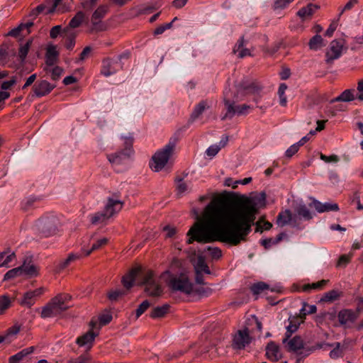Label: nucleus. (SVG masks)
<instances>
[{"mask_svg":"<svg viewBox=\"0 0 363 363\" xmlns=\"http://www.w3.org/2000/svg\"><path fill=\"white\" fill-rule=\"evenodd\" d=\"M257 212L255 201L248 197L215 199L206 206L201 217L189 230L187 242L218 241L238 245L250 233Z\"/></svg>","mask_w":363,"mask_h":363,"instance_id":"f257e3e1","label":"nucleus"},{"mask_svg":"<svg viewBox=\"0 0 363 363\" xmlns=\"http://www.w3.org/2000/svg\"><path fill=\"white\" fill-rule=\"evenodd\" d=\"M262 86L249 80L243 81L232 87L225 88L223 92V101L226 108V113L222 117V120L232 118L234 116L245 115L251 109L247 104L236 105V103L243 100L247 94L258 93Z\"/></svg>","mask_w":363,"mask_h":363,"instance_id":"f03ea898","label":"nucleus"},{"mask_svg":"<svg viewBox=\"0 0 363 363\" xmlns=\"http://www.w3.org/2000/svg\"><path fill=\"white\" fill-rule=\"evenodd\" d=\"M160 278L168 282L169 287L174 291L186 294H190L193 291V284L184 273H181L178 277H173L169 270H166L160 275Z\"/></svg>","mask_w":363,"mask_h":363,"instance_id":"7ed1b4c3","label":"nucleus"},{"mask_svg":"<svg viewBox=\"0 0 363 363\" xmlns=\"http://www.w3.org/2000/svg\"><path fill=\"white\" fill-rule=\"evenodd\" d=\"M123 203L119 199L108 198L102 211L95 213L92 217V225H105L107 221L115 214L118 213L123 208Z\"/></svg>","mask_w":363,"mask_h":363,"instance_id":"20e7f679","label":"nucleus"},{"mask_svg":"<svg viewBox=\"0 0 363 363\" xmlns=\"http://www.w3.org/2000/svg\"><path fill=\"white\" fill-rule=\"evenodd\" d=\"M175 148L174 140H169L163 148L157 151L152 157L150 166L155 172H160L167 164Z\"/></svg>","mask_w":363,"mask_h":363,"instance_id":"39448f33","label":"nucleus"},{"mask_svg":"<svg viewBox=\"0 0 363 363\" xmlns=\"http://www.w3.org/2000/svg\"><path fill=\"white\" fill-rule=\"evenodd\" d=\"M122 140L123 143L125 145V148L122 150L117 151L115 153L107 155L109 162L114 167L126 164L127 161L133 154V150L132 148L133 141V137H124Z\"/></svg>","mask_w":363,"mask_h":363,"instance_id":"423d86ee","label":"nucleus"},{"mask_svg":"<svg viewBox=\"0 0 363 363\" xmlns=\"http://www.w3.org/2000/svg\"><path fill=\"white\" fill-rule=\"evenodd\" d=\"M60 225V219L54 214L44 216L36 223L38 231L46 237L56 234Z\"/></svg>","mask_w":363,"mask_h":363,"instance_id":"0eeeda50","label":"nucleus"},{"mask_svg":"<svg viewBox=\"0 0 363 363\" xmlns=\"http://www.w3.org/2000/svg\"><path fill=\"white\" fill-rule=\"evenodd\" d=\"M91 254V248L89 247H83L81 251L78 253L71 252L68 254L67 257L65 259H60L54 264V272L60 274L67 269L72 263L79 260L84 257L89 256Z\"/></svg>","mask_w":363,"mask_h":363,"instance_id":"6e6552de","label":"nucleus"},{"mask_svg":"<svg viewBox=\"0 0 363 363\" xmlns=\"http://www.w3.org/2000/svg\"><path fill=\"white\" fill-rule=\"evenodd\" d=\"M142 284L145 286V292L149 296L159 297L163 293V289L152 271H147L144 274Z\"/></svg>","mask_w":363,"mask_h":363,"instance_id":"1a4fd4ad","label":"nucleus"},{"mask_svg":"<svg viewBox=\"0 0 363 363\" xmlns=\"http://www.w3.org/2000/svg\"><path fill=\"white\" fill-rule=\"evenodd\" d=\"M108 11L106 6H100L92 13V33L95 31H103L107 29L108 24L102 21Z\"/></svg>","mask_w":363,"mask_h":363,"instance_id":"9d476101","label":"nucleus"},{"mask_svg":"<svg viewBox=\"0 0 363 363\" xmlns=\"http://www.w3.org/2000/svg\"><path fill=\"white\" fill-rule=\"evenodd\" d=\"M344 43L342 40H334L330 43L329 49L325 54V61L327 63H331L335 60L338 59L342 52Z\"/></svg>","mask_w":363,"mask_h":363,"instance_id":"9b49d317","label":"nucleus"},{"mask_svg":"<svg viewBox=\"0 0 363 363\" xmlns=\"http://www.w3.org/2000/svg\"><path fill=\"white\" fill-rule=\"evenodd\" d=\"M359 316L358 311L342 309L339 311L337 318L341 325L349 327L353 324Z\"/></svg>","mask_w":363,"mask_h":363,"instance_id":"f8f14e48","label":"nucleus"},{"mask_svg":"<svg viewBox=\"0 0 363 363\" xmlns=\"http://www.w3.org/2000/svg\"><path fill=\"white\" fill-rule=\"evenodd\" d=\"M251 342L249 330L247 328L239 330L234 336L233 347L241 350L245 348Z\"/></svg>","mask_w":363,"mask_h":363,"instance_id":"ddd939ff","label":"nucleus"},{"mask_svg":"<svg viewBox=\"0 0 363 363\" xmlns=\"http://www.w3.org/2000/svg\"><path fill=\"white\" fill-rule=\"evenodd\" d=\"M56 85L51 84L46 80H40L37 82L33 86V91L38 97H42L49 94Z\"/></svg>","mask_w":363,"mask_h":363,"instance_id":"4468645a","label":"nucleus"},{"mask_svg":"<svg viewBox=\"0 0 363 363\" xmlns=\"http://www.w3.org/2000/svg\"><path fill=\"white\" fill-rule=\"evenodd\" d=\"M122 68L118 60H105L102 62L101 72L106 77H108Z\"/></svg>","mask_w":363,"mask_h":363,"instance_id":"2eb2a0df","label":"nucleus"},{"mask_svg":"<svg viewBox=\"0 0 363 363\" xmlns=\"http://www.w3.org/2000/svg\"><path fill=\"white\" fill-rule=\"evenodd\" d=\"M44 291L43 288H38L33 291H30L24 294L20 303L22 306L30 308L35 302V298L43 294Z\"/></svg>","mask_w":363,"mask_h":363,"instance_id":"dca6fc26","label":"nucleus"},{"mask_svg":"<svg viewBox=\"0 0 363 363\" xmlns=\"http://www.w3.org/2000/svg\"><path fill=\"white\" fill-rule=\"evenodd\" d=\"M70 298V296L68 294H60L52 298L50 301L55 303L54 306L56 307L58 312L62 313L69 308L67 302Z\"/></svg>","mask_w":363,"mask_h":363,"instance_id":"f3484780","label":"nucleus"},{"mask_svg":"<svg viewBox=\"0 0 363 363\" xmlns=\"http://www.w3.org/2000/svg\"><path fill=\"white\" fill-rule=\"evenodd\" d=\"M266 355L273 362L278 361L281 357L279 347L273 342H269L266 347Z\"/></svg>","mask_w":363,"mask_h":363,"instance_id":"a211bd4d","label":"nucleus"},{"mask_svg":"<svg viewBox=\"0 0 363 363\" xmlns=\"http://www.w3.org/2000/svg\"><path fill=\"white\" fill-rule=\"evenodd\" d=\"M311 205H313V206L318 213H323L326 211H337L339 210V207L337 203H322L315 199H313Z\"/></svg>","mask_w":363,"mask_h":363,"instance_id":"6ab92c4d","label":"nucleus"},{"mask_svg":"<svg viewBox=\"0 0 363 363\" xmlns=\"http://www.w3.org/2000/svg\"><path fill=\"white\" fill-rule=\"evenodd\" d=\"M318 8V6L315 4H308L306 6L299 9L297 12V15L302 19V21H305L310 18Z\"/></svg>","mask_w":363,"mask_h":363,"instance_id":"aec40b11","label":"nucleus"},{"mask_svg":"<svg viewBox=\"0 0 363 363\" xmlns=\"http://www.w3.org/2000/svg\"><path fill=\"white\" fill-rule=\"evenodd\" d=\"M233 52L238 55L240 58L251 56V50L244 48V38H240L233 48Z\"/></svg>","mask_w":363,"mask_h":363,"instance_id":"412c9836","label":"nucleus"},{"mask_svg":"<svg viewBox=\"0 0 363 363\" xmlns=\"http://www.w3.org/2000/svg\"><path fill=\"white\" fill-rule=\"evenodd\" d=\"M356 91L354 89H345L338 96L331 100L332 103L342 101L350 102L357 99L355 96Z\"/></svg>","mask_w":363,"mask_h":363,"instance_id":"4be33fe9","label":"nucleus"},{"mask_svg":"<svg viewBox=\"0 0 363 363\" xmlns=\"http://www.w3.org/2000/svg\"><path fill=\"white\" fill-rule=\"evenodd\" d=\"M76 344L79 347H84L85 351L89 352L91 349V328L77 338Z\"/></svg>","mask_w":363,"mask_h":363,"instance_id":"5701e85b","label":"nucleus"},{"mask_svg":"<svg viewBox=\"0 0 363 363\" xmlns=\"http://www.w3.org/2000/svg\"><path fill=\"white\" fill-rule=\"evenodd\" d=\"M59 53L56 47L50 45L47 48L45 54V63L48 66H53L58 60Z\"/></svg>","mask_w":363,"mask_h":363,"instance_id":"b1692460","label":"nucleus"},{"mask_svg":"<svg viewBox=\"0 0 363 363\" xmlns=\"http://www.w3.org/2000/svg\"><path fill=\"white\" fill-rule=\"evenodd\" d=\"M22 274H25L30 277H36L38 274L39 269L30 261L28 263H24L20 267Z\"/></svg>","mask_w":363,"mask_h":363,"instance_id":"393cba45","label":"nucleus"},{"mask_svg":"<svg viewBox=\"0 0 363 363\" xmlns=\"http://www.w3.org/2000/svg\"><path fill=\"white\" fill-rule=\"evenodd\" d=\"M54 304L55 303L50 301L43 308L40 315L43 318H50L60 314Z\"/></svg>","mask_w":363,"mask_h":363,"instance_id":"a878e982","label":"nucleus"},{"mask_svg":"<svg viewBox=\"0 0 363 363\" xmlns=\"http://www.w3.org/2000/svg\"><path fill=\"white\" fill-rule=\"evenodd\" d=\"M84 18V14L82 11H79L71 19L69 26L64 29V33L71 32V28H78L82 23Z\"/></svg>","mask_w":363,"mask_h":363,"instance_id":"bb28decb","label":"nucleus"},{"mask_svg":"<svg viewBox=\"0 0 363 363\" xmlns=\"http://www.w3.org/2000/svg\"><path fill=\"white\" fill-rule=\"evenodd\" d=\"M43 199L41 196H30L21 201V208L23 211H27L34 206L35 203Z\"/></svg>","mask_w":363,"mask_h":363,"instance_id":"cd10ccee","label":"nucleus"},{"mask_svg":"<svg viewBox=\"0 0 363 363\" xmlns=\"http://www.w3.org/2000/svg\"><path fill=\"white\" fill-rule=\"evenodd\" d=\"M139 272L138 269H132L128 274L125 275L122 279L123 286L127 289L132 287L135 277Z\"/></svg>","mask_w":363,"mask_h":363,"instance_id":"c85d7f7f","label":"nucleus"},{"mask_svg":"<svg viewBox=\"0 0 363 363\" xmlns=\"http://www.w3.org/2000/svg\"><path fill=\"white\" fill-rule=\"evenodd\" d=\"M328 282V280L322 279L318 282L311 283V284H304L302 286V291L305 292H309L312 290L318 291L323 289L327 283Z\"/></svg>","mask_w":363,"mask_h":363,"instance_id":"c756f323","label":"nucleus"},{"mask_svg":"<svg viewBox=\"0 0 363 363\" xmlns=\"http://www.w3.org/2000/svg\"><path fill=\"white\" fill-rule=\"evenodd\" d=\"M209 107H210V106L207 101H200L198 104L196 105V106L191 113V119L195 120V119L198 118L203 113V112L206 108H208Z\"/></svg>","mask_w":363,"mask_h":363,"instance_id":"7c9ffc66","label":"nucleus"},{"mask_svg":"<svg viewBox=\"0 0 363 363\" xmlns=\"http://www.w3.org/2000/svg\"><path fill=\"white\" fill-rule=\"evenodd\" d=\"M292 216L289 210L281 211L279 213L277 218V223L279 226H284L290 223Z\"/></svg>","mask_w":363,"mask_h":363,"instance_id":"2f4dec72","label":"nucleus"},{"mask_svg":"<svg viewBox=\"0 0 363 363\" xmlns=\"http://www.w3.org/2000/svg\"><path fill=\"white\" fill-rule=\"evenodd\" d=\"M194 268L196 274L205 273L209 274L211 273L210 269L202 256L198 257Z\"/></svg>","mask_w":363,"mask_h":363,"instance_id":"473e14b6","label":"nucleus"},{"mask_svg":"<svg viewBox=\"0 0 363 363\" xmlns=\"http://www.w3.org/2000/svg\"><path fill=\"white\" fill-rule=\"evenodd\" d=\"M325 45L324 40L320 35H314L309 41L308 46L311 50H318Z\"/></svg>","mask_w":363,"mask_h":363,"instance_id":"72a5a7b5","label":"nucleus"},{"mask_svg":"<svg viewBox=\"0 0 363 363\" xmlns=\"http://www.w3.org/2000/svg\"><path fill=\"white\" fill-rule=\"evenodd\" d=\"M169 308V306L168 304L155 307L152 310L150 317L155 319L162 318L167 313Z\"/></svg>","mask_w":363,"mask_h":363,"instance_id":"f704fd0d","label":"nucleus"},{"mask_svg":"<svg viewBox=\"0 0 363 363\" xmlns=\"http://www.w3.org/2000/svg\"><path fill=\"white\" fill-rule=\"evenodd\" d=\"M342 296V292L337 290H331L324 294L320 301L323 302H333Z\"/></svg>","mask_w":363,"mask_h":363,"instance_id":"c9c22d12","label":"nucleus"},{"mask_svg":"<svg viewBox=\"0 0 363 363\" xmlns=\"http://www.w3.org/2000/svg\"><path fill=\"white\" fill-rule=\"evenodd\" d=\"M289 349L292 351L297 352L303 347V341L299 336H295L288 342Z\"/></svg>","mask_w":363,"mask_h":363,"instance_id":"e433bc0d","label":"nucleus"},{"mask_svg":"<svg viewBox=\"0 0 363 363\" xmlns=\"http://www.w3.org/2000/svg\"><path fill=\"white\" fill-rule=\"evenodd\" d=\"M296 213L298 216L301 217L305 220H310L312 218L311 213L305 204H299L296 208Z\"/></svg>","mask_w":363,"mask_h":363,"instance_id":"4c0bfd02","label":"nucleus"},{"mask_svg":"<svg viewBox=\"0 0 363 363\" xmlns=\"http://www.w3.org/2000/svg\"><path fill=\"white\" fill-rule=\"evenodd\" d=\"M316 311L317 308L315 305H309L303 302V306L299 311V316L301 318H305L306 315L315 313Z\"/></svg>","mask_w":363,"mask_h":363,"instance_id":"58836bf2","label":"nucleus"},{"mask_svg":"<svg viewBox=\"0 0 363 363\" xmlns=\"http://www.w3.org/2000/svg\"><path fill=\"white\" fill-rule=\"evenodd\" d=\"M287 89L286 84L282 83L279 85L278 89V95L279 97V104L281 106H286L287 104V99L285 95V91Z\"/></svg>","mask_w":363,"mask_h":363,"instance_id":"ea45409f","label":"nucleus"},{"mask_svg":"<svg viewBox=\"0 0 363 363\" xmlns=\"http://www.w3.org/2000/svg\"><path fill=\"white\" fill-rule=\"evenodd\" d=\"M11 306V301L9 296L3 295L0 296V315L3 314Z\"/></svg>","mask_w":363,"mask_h":363,"instance_id":"a19ab883","label":"nucleus"},{"mask_svg":"<svg viewBox=\"0 0 363 363\" xmlns=\"http://www.w3.org/2000/svg\"><path fill=\"white\" fill-rule=\"evenodd\" d=\"M32 40H28L25 45L21 46L18 51V56L21 62H23L28 55Z\"/></svg>","mask_w":363,"mask_h":363,"instance_id":"79ce46f5","label":"nucleus"},{"mask_svg":"<svg viewBox=\"0 0 363 363\" xmlns=\"http://www.w3.org/2000/svg\"><path fill=\"white\" fill-rule=\"evenodd\" d=\"M269 289V286L264 282H258L253 284L250 289L255 295H258Z\"/></svg>","mask_w":363,"mask_h":363,"instance_id":"37998d69","label":"nucleus"},{"mask_svg":"<svg viewBox=\"0 0 363 363\" xmlns=\"http://www.w3.org/2000/svg\"><path fill=\"white\" fill-rule=\"evenodd\" d=\"M65 33L66 34L65 45L67 49L72 50L75 45V35L72 32H67Z\"/></svg>","mask_w":363,"mask_h":363,"instance_id":"c03bdc74","label":"nucleus"},{"mask_svg":"<svg viewBox=\"0 0 363 363\" xmlns=\"http://www.w3.org/2000/svg\"><path fill=\"white\" fill-rule=\"evenodd\" d=\"M112 320V315L108 311H104L99 316V326L106 325Z\"/></svg>","mask_w":363,"mask_h":363,"instance_id":"a18cd8bd","label":"nucleus"},{"mask_svg":"<svg viewBox=\"0 0 363 363\" xmlns=\"http://www.w3.org/2000/svg\"><path fill=\"white\" fill-rule=\"evenodd\" d=\"M90 355L89 352L85 351V352L81 354L79 357L75 359H70L68 363H89Z\"/></svg>","mask_w":363,"mask_h":363,"instance_id":"49530a36","label":"nucleus"},{"mask_svg":"<svg viewBox=\"0 0 363 363\" xmlns=\"http://www.w3.org/2000/svg\"><path fill=\"white\" fill-rule=\"evenodd\" d=\"M23 274L21 271V268L20 267H16V268H13L9 271H8L5 275H4V280H9V279H13L16 277H18L20 275Z\"/></svg>","mask_w":363,"mask_h":363,"instance_id":"de8ad7c7","label":"nucleus"},{"mask_svg":"<svg viewBox=\"0 0 363 363\" xmlns=\"http://www.w3.org/2000/svg\"><path fill=\"white\" fill-rule=\"evenodd\" d=\"M189 189H190L189 185L182 179L177 181V190L178 194H182L186 192Z\"/></svg>","mask_w":363,"mask_h":363,"instance_id":"09e8293b","label":"nucleus"},{"mask_svg":"<svg viewBox=\"0 0 363 363\" xmlns=\"http://www.w3.org/2000/svg\"><path fill=\"white\" fill-rule=\"evenodd\" d=\"M289 324L286 326V329H287V332L289 333L290 334L288 335V337L290 336V335L291 333L296 331V330L298 328V325H299V323H296V318H294V317L289 318Z\"/></svg>","mask_w":363,"mask_h":363,"instance_id":"8fccbe9b","label":"nucleus"},{"mask_svg":"<svg viewBox=\"0 0 363 363\" xmlns=\"http://www.w3.org/2000/svg\"><path fill=\"white\" fill-rule=\"evenodd\" d=\"M91 55V46L88 45L85 47L83 51L79 55V58H77L75 61L76 63H79L83 62L85 59L88 58Z\"/></svg>","mask_w":363,"mask_h":363,"instance_id":"3c124183","label":"nucleus"},{"mask_svg":"<svg viewBox=\"0 0 363 363\" xmlns=\"http://www.w3.org/2000/svg\"><path fill=\"white\" fill-rule=\"evenodd\" d=\"M294 0H276L274 3L273 8L274 10L285 9Z\"/></svg>","mask_w":363,"mask_h":363,"instance_id":"603ef678","label":"nucleus"},{"mask_svg":"<svg viewBox=\"0 0 363 363\" xmlns=\"http://www.w3.org/2000/svg\"><path fill=\"white\" fill-rule=\"evenodd\" d=\"M281 240V236L279 235L275 240L267 238L261 240V244L266 248L270 247L272 245L278 243Z\"/></svg>","mask_w":363,"mask_h":363,"instance_id":"864d4df0","label":"nucleus"},{"mask_svg":"<svg viewBox=\"0 0 363 363\" xmlns=\"http://www.w3.org/2000/svg\"><path fill=\"white\" fill-rule=\"evenodd\" d=\"M63 73V69L59 66H55L51 70V79L53 81H57Z\"/></svg>","mask_w":363,"mask_h":363,"instance_id":"5fc2aeb1","label":"nucleus"},{"mask_svg":"<svg viewBox=\"0 0 363 363\" xmlns=\"http://www.w3.org/2000/svg\"><path fill=\"white\" fill-rule=\"evenodd\" d=\"M148 301H143L136 310V317L139 318L150 306Z\"/></svg>","mask_w":363,"mask_h":363,"instance_id":"6e6d98bb","label":"nucleus"},{"mask_svg":"<svg viewBox=\"0 0 363 363\" xmlns=\"http://www.w3.org/2000/svg\"><path fill=\"white\" fill-rule=\"evenodd\" d=\"M206 250L210 252L213 259H218L222 256V252L218 247H208Z\"/></svg>","mask_w":363,"mask_h":363,"instance_id":"4d7b16f0","label":"nucleus"},{"mask_svg":"<svg viewBox=\"0 0 363 363\" xmlns=\"http://www.w3.org/2000/svg\"><path fill=\"white\" fill-rule=\"evenodd\" d=\"M342 354V350L340 348V343H337L336 347L330 351V357L332 359H337L340 357H341Z\"/></svg>","mask_w":363,"mask_h":363,"instance_id":"13d9d810","label":"nucleus"},{"mask_svg":"<svg viewBox=\"0 0 363 363\" xmlns=\"http://www.w3.org/2000/svg\"><path fill=\"white\" fill-rule=\"evenodd\" d=\"M220 147L218 145H211L206 151V153L208 156H210L211 157H214L218 154V152L220 151Z\"/></svg>","mask_w":363,"mask_h":363,"instance_id":"bf43d9fd","label":"nucleus"},{"mask_svg":"<svg viewBox=\"0 0 363 363\" xmlns=\"http://www.w3.org/2000/svg\"><path fill=\"white\" fill-rule=\"evenodd\" d=\"M320 160L324 161L325 162L330 163V162H337L339 161V157L336 155H332L330 156H327L323 154H320Z\"/></svg>","mask_w":363,"mask_h":363,"instance_id":"052dcab7","label":"nucleus"},{"mask_svg":"<svg viewBox=\"0 0 363 363\" xmlns=\"http://www.w3.org/2000/svg\"><path fill=\"white\" fill-rule=\"evenodd\" d=\"M300 147L296 143L291 145L286 151L285 155L287 157H291L294 155H295L299 150Z\"/></svg>","mask_w":363,"mask_h":363,"instance_id":"680f3d73","label":"nucleus"},{"mask_svg":"<svg viewBox=\"0 0 363 363\" xmlns=\"http://www.w3.org/2000/svg\"><path fill=\"white\" fill-rule=\"evenodd\" d=\"M108 239L106 238H100L96 241V242L92 244V251L99 250L102 246H104L107 244Z\"/></svg>","mask_w":363,"mask_h":363,"instance_id":"e2e57ef3","label":"nucleus"},{"mask_svg":"<svg viewBox=\"0 0 363 363\" xmlns=\"http://www.w3.org/2000/svg\"><path fill=\"white\" fill-rule=\"evenodd\" d=\"M350 261V257L347 255H343L340 257L337 262V267H341L346 266Z\"/></svg>","mask_w":363,"mask_h":363,"instance_id":"0e129e2a","label":"nucleus"},{"mask_svg":"<svg viewBox=\"0 0 363 363\" xmlns=\"http://www.w3.org/2000/svg\"><path fill=\"white\" fill-rule=\"evenodd\" d=\"M357 99L359 101H363V79H361L357 82Z\"/></svg>","mask_w":363,"mask_h":363,"instance_id":"69168bd1","label":"nucleus"},{"mask_svg":"<svg viewBox=\"0 0 363 363\" xmlns=\"http://www.w3.org/2000/svg\"><path fill=\"white\" fill-rule=\"evenodd\" d=\"M182 261L177 257H174L170 263L169 269L172 271H177L182 267Z\"/></svg>","mask_w":363,"mask_h":363,"instance_id":"338daca9","label":"nucleus"},{"mask_svg":"<svg viewBox=\"0 0 363 363\" xmlns=\"http://www.w3.org/2000/svg\"><path fill=\"white\" fill-rule=\"evenodd\" d=\"M45 9V6L44 4H40L36 8L33 9L30 13V16L35 18L37 17L38 14L42 13Z\"/></svg>","mask_w":363,"mask_h":363,"instance_id":"774afa93","label":"nucleus"}]
</instances>
